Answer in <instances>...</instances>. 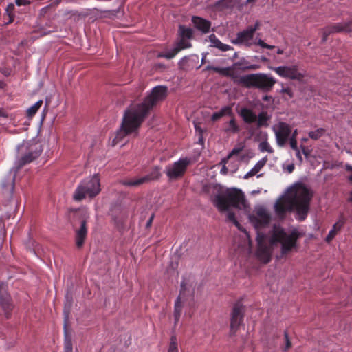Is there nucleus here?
<instances>
[{
	"label": "nucleus",
	"instance_id": "f257e3e1",
	"mask_svg": "<svg viewBox=\"0 0 352 352\" xmlns=\"http://www.w3.org/2000/svg\"><path fill=\"white\" fill-rule=\"evenodd\" d=\"M301 234L296 228L286 232L280 226H274L269 233V239L261 233H257V248L256 251V258L264 263H267L271 260L274 247L278 243L281 245V254H287L292 251L296 246V241Z\"/></svg>",
	"mask_w": 352,
	"mask_h": 352
},
{
	"label": "nucleus",
	"instance_id": "f03ea898",
	"mask_svg": "<svg viewBox=\"0 0 352 352\" xmlns=\"http://www.w3.org/2000/svg\"><path fill=\"white\" fill-rule=\"evenodd\" d=\"M311 198V194L306 186L302 184H295L276 201L275 212L279 217H283L287 211L294 208L296 218L302 221L307 217Z\"/></svg>",
	"mask_w": 352,
	"mask_h": 352
},
{
	"label": "nucleus",
	"instance_id": "7ed1b4c3",
	"mask_svg": "<svg viewBox=\"0 0 352 352\" xmlns=\"http://www.w3.org/2000/svg\"><path fill=\"white\" fill-rule=\"evenodd\" d=\"M142 122V116L137 114L136 109L129 107L125 111L120 129L113 140V146H123L129 141L126 137L131 134H135Z\"/></svg>",
	"mask_w": 352,
	"mask_h": 352
},
{
	"label": "nucleus",
	"instance_id": "20e7f679",
	"mask_svg": "<svg viewBox=\"0 0 352 352\" xmlns=\"http://www.w3.org/2000/svg\"><path fill=\"white\" fill-rule=\"evenodd\" d=\"M214 203L220 210L227 211L228 219L240 229L239 222L235 219L234 213L229 211V208L230 206L239 209L245 207V201L243 192L236 189L230 190L228 192L226 195L217 196L214 199Z\"/></svg>",
	"mask_w": 352,
	"mask_h": 352
},
{
	"label": "nucleus",
	"instance_id": "39448f33",
	"mask_svg": "<svg viewBox=\"0 0 352 352\" xmlns=\"http://www.w3.org/2000/svg\"><path fill=\"white\" fill-rule=\"evenodd\" d=\"M101 191L100 178L94 175L82 180L75 190L73 198L80 201L86 198L93 199Z\"/></svg>",
	"mask_w": 352,
	"mask_h": 352
},
{
	"label": "nucleus",
	"instance_id": "423d86ee",
	"mask_svg": "<svg viewBox=\"0 0 352 352\" xmlns=\"http://www.w3.org/2000/svg\"><path fill=\"white\" fill-rule=\"evenodd\" d=\"M238 82L247 87H254L265 91L270 90L276 83L272 76L263 73L241 76Z\"/></svg>",
	"mask_w": 352,
	"mask_h": 352
},
{
	"label": "nucleus",
	"instance_id": "0eeeda50",
	"mask_svg": "<svg viewBox=\"0 0 352 352\" xmlns=\"http://www.w3.org/2000/svg\"><path fill=\"white\" fill-rule=\"evenodd\" d=\"M167 94V88L164 86H157L154 87L149 96L140 104L131 105L130 108H135L137 114L142 116L144 120L148 111L157 102L163 100Z\"/></svg>",
	"mask_w": 352,
	"mask_h": 352
},
{
	"label": "nucleus",
	"instance_id": "6e6552de",
	"mask_svg": "<svg viewBox=\"0 0 352 352\" xmlns=\"http://www.w3.org/2000/svg\"><path fill=\"white\" fill-rule=\"evenodd\" d=\"M190 159L188 157L180 158L178 161L168 164L165 169V173L169 180H177L182 178L190 164Z\"/></svg>",
	"mask_w": 352,
	"mask_h": 352
},
{
	"label": "nucleus",
	"instance_id": "1a4fd4ad",
	"mask_svg": "<svg viewBox=\"0 0 352 352\" xmlns=\"http://www.w3.org/2000/svg\"><path fill=\"white\" fill-rule=\"evenodd\" d=\"M272 130L274 133L276 144L279 147H283L292 134V127L289 123L279 119L273 124Z\"/></svg>",
	"mask_w": 352,
	"mask_h": 352
},
{
	"label": "nucleus",
	"instance_id": "9d476101",
	"mask_svg": "<svg viewBox=\"0 0 352 352\" xmlns=\"http://www.w3.org/2000/svg\"><path fill=\"white\" fill-rule=\"evenodd\" d=\"M25 151H27V153L21 157V166L30 163L38 157L41 153V149L37 143L25 142L18 146L19 153L23 154Z\"/></svg>",
	"mask_w": 352,
	"mask_h": 352
},
{
	"label": "nucleus",
	"instance_id": "9b49d317",
	"mask_svg": "<svg viewBox=\"0 0 352 352\" xmlns=\"http://www.w3.org/2000/svg\"><path fill=\"white\" fill-rule=\"evenodd\" d=\"M268 211L263 206H257L251 214L249 215L250 222L256 229L263 228L268 225L270 221Z\"/></svg>",
	"mask_w": 352,
	"mask_h": 352
},
{
	"label": "nucleus",
	"instance_id": "f8f14e48",
	"mask_svg": "<svg viewBox=\"0 0 352 352\" xmlns=\"http://www.w3.org/2000/svg\"><path fill=\"white\" fill-rule=\"evenodd\" d=\"M278 76L282 78L292 80H302L304 74L301 73L296 65L292 66H280L277 67H270Z\"/></svg>",
	"mask_w": 352,
	"mask_h": 352
},
{
	"label": "nucleus",
	"instance_id": "ddd939ff",
	"mask_svg": "<svg viewBox=\"0 0 352 352\" xmlns=\"http://www.w3.org/2000/svg\"><path fill=\"white\" fill-rule=\"evenodd\" d=\"M259 28V23L256 22L254 26H250L245 30L237 34L236 38L233 41L234 43L245 44L248 46L252 45V40L254 37V32Z\"/></svg>",
	"mask_w": 352,
	"mask_h": 352
},
{
	"label": "nucleus",
	"instance_id": "4468645a",
	"mask_svg": "<svg viewBox=\"0 0 352 352\" xmlns=\"http://www.w3.org/2000/svg\"><path fill=\"white\" fill-rule=\"evenodd\" d=\"M160 175L159 170L155 168L153 173L150 175H146L140 178L122 180L120 181V184L129 187H136L152 179H157Z\"/></svg>",
	"mask_w": 352,
	"mask_h": 352
},
{
	"label": "nucleus",
	"instance_id": "2eb2a0df",
	"mask_svg": "<svg viewBox=\"0 0 352 352\" xmlns=\"http://www.w3.org/2000/svg\"><path fill=\"white\" fill-rule=\"evenodd\" d=\"M352 31V21L337 23L324 30L322 41L327 40V35L336 32H349Z\"/></svg>",
	"mask_w": 352,
	"mask_h": 352
},
{
	"label": "nucleus",
	"instance_id": "dca6fc26",
	"mask_svg": "<svg viewBox=\"0 0 352 352\" xmlns=\"http://www.w3.org/2000/svg\"><path fill=\"white\" fill-rule=\"evenodd\" d=\"M267 162V157H265L260 160L254 166L248 171L243 177L245 179H248L250 177L256 175L257 177H260L262 176V174H258V173L261 170V169L265 166Z\"/></svg>",
	"mask_w": 352,
	"mask_h": 352
},
{
	"label": "nucleus",
	"instance_id": "f3484780",
	"mask_svg": "<svg viewBox=\"0 0 352 352\" xmlns=\"http://www.w3.org/2000/svg\"><path fill=\"white\" fill-rule=\"evenodd\" d=\"M243 320V309L240 306H235L231 317L230 327L232 329H236Z\"/></svg>",
	"mask_w": 352,
	"mask_h": 352
},
{
	"label": "nucleus",
	"instance_id": "a211bd4d",
	"mask_svg": "<svg viewBox=\"0 0 352 352\" xmlns=\"http://www.w3.org/2000/svg\"><path fill=\"white\" fill-rule=\"evenodd\" d=\"M87 234V228L86 226V221H82L80 228L76 231V244L78 248L82 246L84 241L86 239Z\"/></svg>",
	"mask_w": 352,
	"mask_h": 352
},
{
	"label": "nucleus",
	"instance_id": "6ab92c4d",
	"mask_svg": "<svg viewBox=\"0 0 352 352\" xmlns=\"http://www.w3.org/2000/svg\"><path fill=\"white\" fill-rule=\"evenodd\" d=\"M192 21L195 26L204 33L208 32L210 28V23L208 21H206L201 17L194 16L192 19Z\"/></svg>",
	"mask_w": 352,
	"mask_h": 352
},
{
	"label": "nucleus",
	"instance_id": "aec40b11",
	"mask_svg": "<svg viewBox=\"0 0 352 352\" xmlns=\"http://www.w3.org/2000/svg\"><path fill=\"white\" fill-rule=\"evenodd\" d=\"M208 41L210 43V46L217 47L223 52H226L232 49V47L222 43L214 34H211L208 36Z\"/></svg>",
	"mask_w": 352,
	"mask_h": 352
},
{
	"label": "nucleus",
	"instance_id": "412c9836",
	"mask_svg": "<svg viewBox=\"0 0 352 352\" xmlns=\"http://www.w3.org/2000/svg\"><path fill=\"white\" fill-rule=\"evenodd\" d=\"M240 115L243 118V120L247 123H253L257 120V116L256 113L247 108L241 109Z\"/></svg>",
	"mask_w": 352,
	"mask_h": 352
},
{
	"label": "nucleus",
	"instance_id": "4be33fe9",
	"mask_svg": "<svg viewBox=\"0 0 352 352\" xmlns=\"http://www.w3.org/2000/svg\"><path fill=\"white\" fill-rule=\"evenodd\" d=\"M245 146V142H240L237 144L228 155V160H232L235 157L242 160L243 159V156L241 155V153L243 151Z\"/></svg>",
	"mask_w": 352,
	"mask_h": 352
},
{
	"label": "nucleus",
	"instance_id": "5701e85b",
	"mask_svg": "<svg viewBox=\"0 0 352 352\" xmlns=\"http://www.w3.org/2000/svg\"><path fill=\"white\" fill-rule=\"evenodd\" d=\"M230 160H228V157L224 158L221 161V164H223L222 168L221 170V173L222 174H227L228 173H235L238 169V163H236L234 166H231L230 164Z\"/></svg>",
	"mask_w": 352,
	"mask_h": 352
},
{
	"label": "nucleus",
	"instance_id": "b1692460",
	"mask_svg": "<svg viewBox=\"0 0 352 352\" xmlns=\"http://www.w3.org/2000/svg\"><path fill=\"white\" fill-rule=\"evenodd\" d=\"M344 225V221L342 219H340L337 221L333 226L332 229L329 231L328 235L326 237V241L327 242H330L334 236L337 234V233L341 230L342 227Z\"/></svg>",
	"mask_w": 352,
	"mask_h": 352
},
{
	"label": "nucleus",
	"instance_id": "393cba45",
	"mask_svg": "<svg viewBox=\"0 0 352 352\" xmlns=\"http://www.w3.org/2000/svg\"><path fill=\"white\" fill-rule=\"evenodd\" d=\"M234 68H239L243 70L251 69L255 70L259 68L257 65H251L245 59H241L239 61L235 63L233 65Z\"/></svg>",
	"mask_w": 352,
	"mask_h": 352
},
{
	"label": "nucleus",
	"instance_id": "a878e982",
	"mask_svg": "<svg viewBox=\"0 0 352 352\" xmlns=\"http://www.w3.org/2000/svg\"><path fill=\"white\" fill-rule=\"evenodd\" d=\"M258 147V150L262 153H264V152H267L268 153H274L273 148L271 146L270 144L267 141V134H265L264 140H262L261 142H260Z\"/></svg>",
	"mask_w": 352,
	"mask_h": 352
},
{
	"label": "nucleus",
	"instance_id": "bb28decb",
	"mask_svg": "<svg viewBox=\"0 0 352 352\" xmlns=\"http://www.w3.org/2000/svg\"><path fill=\"white\" fill-rule=\"evenodd\" d=\"M232 114V108L229 106L223 107L219 111L213 113L212 120L216 121L223 116H230Z\"/></svg>",
	"mask_w": 352,
	"mask_h": 352
},
{
	"label": "nucleus",
	"instance_id": "cd10ccee",
	"mask_svg": "<svg viewBox=\"0 0 352 352\" xmlns=\"http://www.w3.org/2000/svg\"><path fill=\"white\" fill-rule=\"evenodd\" d=\"M326 133L324 128H318L316 130L308 132L309 138L314 140H318Z\"/></svg>",
	"mask_w": 352,
	"mask_h": 352
},
{
	"label": "nucleus",
	"instance_id": "c85d7f7f",
	"mask_svg": "<svg viewBox=\"0 0 352 352\" xmlns=\"http://www.w3.org/2000/svg\"><path fill=\"white\" fill-rule=\"evenodd\" d=\"M270 120V117L268 116L267 113L262 112L259 113L257 117V125L258 126H268V120Z\"/></svg>",
	"mask_w": 352,
	"mask_h": 352
},
{
	"label": "nucleus",
	"instance_id": "c756f323",
	"mask_svg": "<svg viewBox=\"0 0 352 352\" xmlns=\"http://www.w3.org/2000/svg\"><path fill=\"white\" fill-rule=\"evenodd\" d=\"M43 104V100H40L37 101L34 104L31 106L27 109V115L28 117L32 118L34 116L38 110L41 108Z\"/></svg>",
	"mask_w": 352,
	"mask_h": 352
},
{
	"label": "nucleus",
	"instance_id": "7c9ffc66",
	"mask_svg": "<svg viewBox=\"0 0 352 352\" xmlns=\"http://www.w3.org/2000/svg\"><path fill=\"white\" fill-rule=\"evenodd\" d=\"M239 131V127L236 123L234 118L231 119L228 123V127L226 129V131L228 133H235Z\"/></svg>",
	"mask_w": 352,
	"mask_h": 352
},
{
	"label": "nucleus",
	"instance_id": "2f4dec72",
	"mask_svg": "<svg viewBox=\"0 0 352 352\" xmlns=\"http://www.w3.org/2000/svg\"><path fill=\"white\" fill-rule=\"evenodd\" d=\"M178 52L179 50L175 47L170 50L160 53L158 54V57H163L167 59H170L173 58Z\"/></svg>",
	"mask_w": 352,
	"mask_h": 352
},
{
	"label": "nucleus",
	"instance_id": "473e14b6",
	"mask_svg": "<svg viewBox=\"0 0 352 352\" xmlns=\"http://www.w3.org/2000/svg\"><path fill=\"white\" fill-rule=\"evenodd\" d=\"M182 305L180 301V298L178 297L175 303L174 316H175V318L176 321H177L180 317L181 312H182Z\"/></svg>",
	"mask_w": 352,
	"mask_h": 352
},
{
	"label": "nucleus",
	"instance_id": "72a5a7b5",
	"mask_svg": "<svg viewBox=\"0 0 352 352\" xmlns=\"http://www.w3.org/2000/svg\"><path fill=\"white\" fill-rule=\"evenodd\" d=\"M179 34L182 38H190L192 36V31L190 28L179 26Z\"/></svg>",
	"mask_w": 352,
	"mask_h": 352
},
{
	"label": "nucleus",
	"instance_id": "f704fd0d",
	"mask_svg": "<svg viewBox=\"0 0 352 352\" xmlns=\"http://www.w3.org/2000/svg\"><path fill=\"white\" fill-rule=\"evenodd\" d=\"M191 47V44L188 41L186 40V38H182L180 41L177 43L175 47L179 50V52L183 49L188 48Z\"/></svg>",
	"mask_w": 352,
	"mask_h": 352
},
{
	"label": "nucleus",
	"instance_id": "c9c22d12",
	"mask_svg": "<svg viewBox=\"0 0 352 352\" xmlns=\"http://www.w3.org/2000/svg\"><path fill=\"white\" fill-rule=\"evenodd\" d=\"M168 352H178L177 339L172 336Z\"/></svg>",
	"mask_w": 352,
	"mask_h": 352
},
{
	"label": "nucleus",
	"instance_id": "e433bc0d",
	"mask_svg": "<svg viewBox=\"0 0 352 352\" xmlns=\"http://www.w3.org/2000/svg\"><path fill=\"white\" fill-rule=\"evenodd\" d=\"M280 93L285 97L286 99H290L293 97V92L289 87H283Z\"/></svg>",
	"mask_w": 352,
	"mask_h": 352
},
{
	"label": "nucleus",
	"instance_id": "4c0bfd02",
	"mask_svg": "<svg viewBox=\"0 0 352 352\" xmlns=\"http://www.w3.org/2000/svg\"><path fill=\"white\" fill-rule=\"evenodd\" d=\"M213 69L216 72H218L225 74V75H229V76L232 75V70L230 67L225 68V69H220L218 67H214V68H213Z\"/></svg>",
	"mask_w": 352,
	"mask_h": 352
},
{
	"label": "nucleus",
	"instance_id": "58836bf2",
	"mask_svg": "<svg viewBox=\"0 0 352 352\" xmlns=\"http://www.w3.org/2000/svg\"><path fill=\"white\" fill-rule=\"evenodd\" d=\"M288 140H289V142L290 147L294 151H297V148H298V145H297V140H296V138H291L289 136Z\"/></svg>",
	"mask_w": 352,
	"mask_h": 352
},
{
	"label": "nucleus",
	"instance_id": "ea45409f",
	"mask_svg": "<svg viewBox=\"0 0 352 352\" xmlns=\"http://www.w3.org/2000/svg\"><path fill=\"white\" fill-rule=\"evenodd\" d=\"M14 9V6L12 3L9 4L6 8V12L8 14L9 16L10 17V21H12L13 14L12 13Z\"/></svg>",
	"mask_w": 352,
	"mask_h": 352
},
{
	"label": "nucleus",
	"instance_id": "a19ab883",
	"mask_svg": "<svg viewBox=\"0 0 352 352\" xmlns=\"http://www.w3.org/2000/svg\"><path fill=\"white\" fill-rule=\"evenodd\" d=\"M65 352H72V344L70 340H66L65 342Z\"/></svg>",
	"mask_w": 352,
	"mask_h": 352
},
{
	"label": "nucleus",
	"instance_id": "79ce46f5",
	"mask_svg": "<svg viewBox=\"0 0 352 352\" xmlns=\"http://www.w3.org/2000/svg\"><path fill=\"white\" fill-rule=\"evenodd\" d=\"M15 3L18 6H21L30 4V1L28 0H15Z\"/></svg>",
	"mask_w": 352,
	"mask_h": 352
},
{
	"label": "nucleus",
	"instance_id": "37998d69",
	"mask_svg": "<svg viewBox=\"0 0 352 352\" xmlns=\"http://www.w3.org/2000/svg\"><path fill=\"white\" fill-rule=\"evenodd\" d=\"M240 161H241V160H239V158H236V157H234V158L230 160L229 161V162H230V166H234L236 163H238V165H239Z\"/></svg>",
	"mask_w": 352,
	"mask_h": 352
},
{
	"label": "nucleus",
	"instance_id": "c03bdc74",
	"mask_svg": "<svg viewBox=\"0 0 352 352\" xmlns=\"http://www.w3.org/2000/svg\"><path fill=\"white\" fill-rule=\"evenodd\" d=\"M285 341H286L285 351H286L291 347V342L289 340L288 336L287 333L285 334Z\"/></svg>",
	"mask_w": 352,
	"mask_h": 352
},
{
	"label": "nucleus",
	"instance_id": "a18cd8bd",
	"mask_svg": "<svg viewBox=\"0 0 352 352\" xmlns=\"http://www.w3.org/2000/svg\"><path fill=\"white\" fill-rule=\"evenodd\" d=\"M296 151V156L300 162H302V157L301 153H300V148H297V151Z\"/></svg>",
	"mask_w": 352,
	"mask_h": 352
},
{
	"label": "nucleus",
	"instance_id": "49530a36",
	"mask_svg": "<svg viewBox=\"0 0 352 352\" xmlns=\"http://www.w3.org/2000/svg\"><path fill=\"white\" fill-rule=\"evenodd\" d=\"M256 44L258 45L259 46L265 48V47H267V43H265L263 40L261 39H259L257 42H256Z\"/></svg>",
	"mask_w": 352,
	"mask_h": 352
},
{
	"label": "nucleus",
	"instance_id": "de8ad7c7",
	"mask_svg": "<svg viewBox=\"0 0 352 352\" xmlns=\"http://www.w3.org/2000/svg\"><path fill=\"white\" fill-rule=\"evenodd\" d=\"M294 164H289V165H288V166H287V172H288L289 173H292V172H293V170H294Z\"/></svg>",
	"mask_w": 352,
	"mask_h": 352
},
{
	"label": "nucleus",
	"instance_id": "09e8293b",
	"mask_svg": "<svg viewBox=\"0 0 352 352\" xmlns=\"http://www.w3.org/2000/svg\"><path fill=\"white\" fill-rule=\"evenodd\" d=\"M300 148L305 155H308L307 150L306 147L305 146V145L301 144L300 146Z\"/></svg>",
	"mask_w": 352,
	"mask_h": 352
},
{
	"label": "nucleus",
	"instance_id": "8fccbe9b",
	"mask_svg": "<svg viewBox=\"0 0 352 352\" xmlns=\"http://www.w3.org/2000/svg\"><path fill=\"white\" fill-rule=\"evenodd\" d=\"M297 135H298V130L295 129L293 132L292 131V134L290 135V137L296 138Z\"/></svg>",
	"mask_w": 352,
	"mask_h": 352
},
{
	"label": "nucleus",
	"instance_id": "3c124183",
	"mask_svg": "<svg viewBox=\"0 0 352 352\" xmlns=\"http://www.w3.org/2000/svg\"><path fill=\"white\" fill-rule=\"evenodd\" d=\"M0 116L3 117V118L7 117L6 113L3 109H0Z\"/></svg>",
	"mask_w": 352,
	"mask_h": 352
},
{
	"label": "nucleus",
	"instance_id": "603ef678",
	"mask_svg": "<svg viewBox=\"0 0 352 352\" xmlns=\"http://www.w3.org/2000/svg\"><path fill=\"white\" fill-rule=\"evenodd\" d=\"M307 140H308V138H301V140H300L301 143H302L301 144L304 145L303 144H304V143H305V142H307Z\"/></svg>",
	"mask_w": 352,
	"mask_h": 352
},
{
	"label": "nucleus",
	"instance_id": "864d4df0",
	"mask_svg": "<svg viewBox=\"0 0 352 352\" xmlns=\"http://www.w3.org/2000/svg\"><path fill=\"white\" fill-rule=\"evenodd\" d=\"M276 53L278 54H283V50H282L280 49H278Z\"/></svg>",
	"mask_w": 352,
	"mask_h": 352
},
{
	"label": "nucleus",
	"instance_id": "5fc2aeb1",
	"mask_svg": "<svg viewBox=\"0 0 352 352\" xmlns=\"http://www.w3.org/2000/svg\"><path fill=\"white\" fill-rule=\"evenodd\" d=\"M267 47H265V48H267V49H273V48H274V45H270L267 44Z\"/></svg>",
	"mask_w": 352,
	"mask_h": 352
},
{
	"label": "nucleus",
	"instance_id": "6e6d98bb",
	"mask_svg": "<svg viewBox=\"0 0 352 352\" xmlns=\"http://www.w3.org/2000/svg\"><path fill=\"white\" fill-rule=\"evenodd\" d=\"M152 219H153V216L150 218V219L148 222V225H150L151 223Z\"/></svg>",
	"mask_w": 352,
	"mask_h": 352
},
{
	"label": "nucleus",
	"instance_id": "4d7b16f0",
	"mask_svg": "<svg viewBox=\"0 0 352 352\" xmlns=\"http://www.w3.org/2000/svg\"><path fill=\"white\" fill-rule=\"evenodd\" d=\"M349 179L352 182V173H351V175L349 177Z\"/></svg>",
	"mask_w": 352,
	"mask_h": 352
},
{
	"label": "nucleus",
	"instance_id": "13d9d810",
	"mask_svg": "<svg viewBox=\"0 0 352 352\" xmlns=\"http://www.w3.org/2000/svg\"><path fill=\"white\" fill-rule=\"evenodd\" d=\"M268 98H269V97L267 96H265L263 97L264 100H267Z\"/></svg>",
	"mask_w": 352,
	"mask_h": 352
},
{
	"label": "nucleus",
	"instance_id": "bf43d9fd",
	"mask_svg": "<svg viewBox=\"0 0 352 352\" xmlns=\"http://www.w3.org/2000/svg\"><path fill=\"white\" fill-rule=\"evenodd\" d=\"M3 87V82L1 81H0V88H2Z\"/></svg>",
	"mask_w": 352,
	"mask_h": 352
},
{
	"label": "nucleus",
	"instance_id": "052dcab7",
	"mask_svg": "<svg viewBox=\"0 0 352 352\" xmlns=\"http://www.w3.org/2000/svg\"><path fill=\"white\" fill-rule=\"evenodd\" d=\"M14 180V178L13 177V178H12V184H11L12 186H13Z\"/></svg>",
	"mask_w": 352,
	"mask_h": 352
},
{
	"label": "nucleus",
	"instance_id": "680f3d73",
	"mask_svg": "<svg viewBox=\"0 0 352 352\" xmlns=\"http://www.w3.org/2000/svg\"><path fill=\"white\" fill-rule=\"evenodd\" d=\"M261 60H266V58H264V57H262V58H261Z\"/></svg>",
	"mask_w": 352,
	"mask_h": 352
},
{
	"label": "nucleus",
	"instance_id": "e2e57ef3",
	"mask_svg": "<svg viewBox=\"0 0 352 352\" xmlns=\"http://www.w3.org/2000/svg\"><path fill=\"white\" fill-rule=\"evenodd\" d=\"M350 199H351V201H352V192H351V194Z\"/></svg>",
	"mask_w": 352,
	"mask_h": 352
},
{
	"label": "nucleus",
	"instance_id": "0e129e2a",
	"mask_svg": "<svg viewBox=\"0 0 352 352\" xmlns=\"http://www.w3.org/2000/svg\"><path fill=\"white\" fill-rule=\"evenodd\" d=\"M199 142H203V140H202L201 138H199Z\"/></svg>",
	"mask_w": 352,
	"mask_h": 352
}]
</instances>
